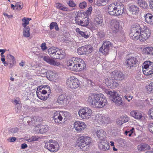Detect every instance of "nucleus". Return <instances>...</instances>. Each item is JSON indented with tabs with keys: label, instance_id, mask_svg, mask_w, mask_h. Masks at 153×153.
<instances>
[{
	"label": "nucleus",
	"instance_id": "nucleus-1",
	"mask_svg": "<svg viewBox=\"0 0 153 153\" xmlns=\"http://www.w3.org/2000/svg\"><path fill=\"white\" fill-rule=\"evenodd\" d=\"M87 101L90 105L95 108L103 107L107 102L106 98L101 94H90L88 97Z\"/></svg>",
	"mask_w": 153,
	"mask_h": 153
},
{
	"label": "nucleus",
	"instance_id": "nucleus-2",
	"mask_svg": "<svg viewBox=\"0 0 153 153\" xmlns=\"http://www.w3.org/2000/svg\"><path fill=\"white\" fill-rule=\"evenodd\" d=\"M67 65L70 70L74 71H81L83 70L86 65L84 60L79 58H73L68 60Z\"/></svg>",
	"mask_w": 153,
	"mask_h": 153
},
{
	"label": "nucleus",
	"instance_id": "nucleus-3",
	"mask_svg": "<svg viewBox=\"0 0 153 153\" xmlns=\"http://www.w3.org/2000/svg\"><path fill=\"white\" fill-rule=\"evenodd\" d=\"M108 11L111 15H121L125 12L124 6L120 2H114L108 6Z\"/></svg>",
	"mask_w": 153,
	"mask_h": 153
},
{
	"label": "nucleus",
	"instance_id": "nucleus-4",
	"mask_svg": "<svg viewBox=\"0 0 153 153\" xmlns=\"http://www.w3.org/2000/svg\"><path fill=\"white\" fill-rule=\"evenodd\" d=\"M90 138L86 136L80 137L77 140V146L83 151L87 150L89 149V145L91 143Z\"/></svg>",
	"mask_w": 153,
	"mask_h": 153
},
{
	"label": "nucleus",
	"instance_id": "nucleus-5",
	"mask_svg": "<svg viewBox=\"0 0 153 153\" xmlns=\"http://www.w3.org/2000/svg\"><path fill=\"white\" fill-rule=\"evenodd\" d=\"M140 56L139 54L127 56L125 60V65L129 69L135 66L138 61L140 59Z\"/></svg>",
	"mask_w": 153,
	"mask_h": 153
},
{
	"label": "nucleus",
	"instance_id": "nucleus-6",
	"mask_svg": "<svg viewBox=\"0 0 153 153\" xmlns=\"http://www.w3.org/2000/svg\"><path fill=\"white\" fill-rule=\"evenodd\" d=\"M66 85L72 89H75L78 87L80 85L78 79L74 76L70 77L66 80Z\"/></svg>",
	"mask_w": 153,
	"mask_h": 153
},
{
	"label": "nucleus",
	"instance_id": "nucleus-7",
	"mask_svg": "<svg viewBox=\"0 0 153 153\" xmlns=\"http://www.w3.org/2000/svg\"><path fill=\"white\" fill-rule=\"evenodd\" d=\"M78 114L81 118L87 120L90 118L92 114V110L89 108L80 109L78 111Z\"/></svg>",
	"mask_w": 153,
	"mask_h": 153
},
{
	"label": "nucleus",
	"instance_id": "nucleus-8",
	"mask_svg": "<svg viewBox=\"0 0 153 153\" xmlns=\"http://www.w3.org/2000/svg\"><path fill=\"white\" fill-rule=\"evenodd\" d=\"M45 147L51 152H56L58 150L59 146L57 142L51 140L45 143Z\"/></svg>",
	"mask_w": 153,
	"mask_h": 153
},
{
	"label": "nucleus",
	"instance_id": "nucleus-9",
	"mask_svg": "<svg viewBox=\"0 0 153 153\" xmlns=\"http://www.w3.org/2000/svg\"><path fill=\"white\" fill-rule=\"evenodd\" d=\"M112 44L110 41H105L100 48V51L103 54L107 55L108 54L110 48Z\"/></svg>",
	"mask_w": 153,
	"mask_h": 153
},
{
	"label": "nucleus",
	"instance_id": "nucleus-10",
	"mask_svg": "<svg viewBox=\"0 0 153 153\" xmlns=\"http://www.w3.org/2000/svg\"><path fill=\"white\" fill-rule=\"evenodd\" d=\"M151 34L150 31L148 27H146L144 30L140 31L141 40L144 41L147 39Z\"/></svg>",
	"mask_w": 153,
	"mask_h": 153
},
{
	"label": "nucleus",
	"instance_id": "nucleus-11",
	"mask_svg": "<svg viewBox=\"0 0 153 153\" xmlns=\"http://www.w3.org/2000/svg\"><path fill=\"white\" fill-rule=\"evenodd\" d=\"M71 100L69 97L67 96L65 94H61L57 98V102L60 104H62L63 103H68Z\"/></svg>",
	"mask_w": 153,
	"mask_h": 153
},
{
	"label": "nucleus",
	"instance_id": "nucleus-12",
	"mask_svg": "<svg viewBox=\"0 0 153 153\" xmlns=\"http://www.w3.org/2000/svg\"><path fill=\"white\" fill-rule=\"evenodd\" d=\"M86 127V125L83 122L76 121L75 122L74 124V127L76 130L79 132L84 130Z\"/></svg>",
	"mask_w": 153,
	"mask_h": 153
},
{
	"label": "nucleus",
	"instance_id": "nucleus-13",
	"mask_svg": "<svg viewBox=\"0 0 153 153\" xmlns=\"http://www.w3.org/2000/svg\"><path fill=\"white\" fill-rule=\"evenodd\" d=\"M99 147L100 150L103 151H106L109 149L110 146L106 140H104L99 141Z\"/></svg>",
	"mask_w": 153,
	"mask_h": 153
},
{
	"label": "nucleus",
	"instance_id": "nucleus-14",
	"mask_svg": "<svg viewBox=\"0 0 153 153\" xmlns=\"http://www.w3.org/2000/svg\"><path fill=\"white\" fill-rule=\"evenodd\" d=\"M112 75L114 79L116 80L121 81L124 79V74L120 71H114L112 73Z\"/></svg>",
	"mask_w": 153,
	"mask_h": 153
},
{
	"label": "nucleus",
	"instance_id": "nucleus-15",
	"mask_svg": "<svg viewBox=\"0 0 153 153\" xmlns=\"http://www.w3.org/2000/svg\"><path fill=\"white\" fill-rule=\"evenodd\" d=\"M110 27L114 33L117 32L120 29V26L119 22L116 20L111 21Z\"/></svg>",
	"mask_w": 153,
	"mask_h": 153
},
{
	"label": "nucleus",
	"instance_id": "nucleus-16",
	"mask_svg": "<svg viewBox=\"0 0 153 153\" xmlns=\"http://www.w3.org/2000/svg\"><path fill=\"white\" fill-rule=\"evenodd\" d=\"M56 51L55 52L53 58L54 59H62L63 58L65 55V53L61 49L58 48L56 49Z\"/></svg>",
	"mask_w": 153,
	"mask_h": 153
},
{
	"label": "nucleus",
	"instance_id": "nucleus-17",
	"mask_svg": "<svg viewBox=\"0 0 153 153\" xmlns=\"http://www.w3.org/2000/svg\"><path fill=\"white\" fill-rule=\"evenodd\" d=\"M42 58L44 61H46L49 64L54 66H58L59 65L60 63L52 59L51 58L48 56H42Z\"/></svg>",
	"mask_w": 153,
	"mask_h": 153
},
{
	"label": "nucleus",
	"instance_id": "nucleus-18",
	"mask_svg": "<svg viewBox=\"0 0 153 153\" xmlns=\"http://www.w3.org/2000/svg\"><path fill=\"white\" fill-rule=\"evenodd\" d=\"M131 115L137 119H141L143 117L144 114L139 111L137 110H133L130 112Z\"/></svg>",
	"mask_w": 153,
	"mask_h": 153
},
{
	"label": "nucleus",
	"instance_id": "nucleus-19",
	"mask_svg": "<svg viewBox=\"0 0 153 153\" xmlns=\"http://www.w3.org/2000/svg\"><path fill=\"white\" fill-rule=\"evenodd\" d=\"M62 114L60 113L59 111H55L53 115V119L56 123H59L62 120Z\"/></svg>",
	"mask_w": 153,
	"mask_h": 153
},
{
	"label": "nucleus",
	"instance_id": "nucleus-20",
	"mask_svg": "<svg viewBox=\"0 0 153 153\" xmlns=\"http://www.w3.org/2000/svg\"><path fill=\"white\" fill-rule=\"evenodd\" d=\"M141 31V27L139 24L136 25L134 27H132L131 32L129 33L130 36H132L137 32Z\"/></svg>",
	"mask_w": 153,
	"mask_h": 153
},
{
	"label": "nucleus",
	"instance_id": "nucleus-21",
	"mask_svg": "<svg viewBox=\"0 0 153 153\" xmlns=\"http://www.w3.org/2000/svg\"><path fill=\"white\" fill-rule=\"evenodd\" d=\"M105 133L102 129L97 130L96 134L97 137L100 139L99 141H102L104 140L105 136Z\"/></svg>",
	"mask_w": 153,
	"mask_h": 153
},
{
	"label": "nucleus",
	"instance_id": "nucleus-22",
	"mask_svg": "<svg viewBox=\"0 0 153 153\" xmlns=\"http://www.w3.org/2000/svg\"><path fill=\"white\" fill-rule=\"evenodd\" d=\"M7 61L10 63V67H12L13 65L16 63L14 57L10 54H8L7 55Z\"/></svg>",
	"mask_w": 153,
	"mask_h": 153
},
{
	"label": "nucleus",
	"instance_id": "nucleus-23",
	"mask_svg": "<svg viewBox=\"0 0 153 153\" xmlns=\"http://www.w3.org/2000/svg\"><path fill=\"white\" fill-rule=\"evenodd\" d=\"M111 100L117 105H120L122 104V100L121 97L120 96H116L114 97Z\"/></svg>",
	"mask_w": 153,
	"mask_h": 153
},
{
	"label": "nucleus",
	"instance_id": "nucleus-24",
	"mask_svg": "<svg viewBox=\"0 0 153 153\" xmlns=\"http://www.w3.org/2000/svg\"><path fill=\"white\" fill-rule=\"evenodd\" d=\"M150 149V147L149 145L145 143L140 144L137 146V149L138 150L140 151H145L146 150H148Z\"/></svg>",
	"mask_w": 153,
	"mask_h": 153
},
{
	"label": "nucleus",
	"instance_id": "nucleus-25",
	"mask_svg": "<svg viewBox=\"0 0 153 153\" xmlns=\"http://www.w3.org/2000/svg\"><path fill=\"white\" fill-rule=\"evenodd\" d=\"M98 120L102 124H108L109 122L110 118L107 116H100Z\"/></svg>",
	"mask_w": 153,
	"mask_h": 153
},
{
	"label": "nucleus",
	"instance_id": "nucleus-26",
	"mask_svg": "<svg viewBox=\"0 0 153 153\" xmlns=\"http://www.w3.org/2000/svg\"><path fill=\"white\" fill-rule=\"evenodd\" d=\"M145 21L148 24H153V16L151 14H147L145 16Z\"/></svg>",
	"mask_w": 153,
	"mask_h": 153
},
{
	"label": "nucleus",
	"instance_id": "nucleus-27",
	"mask_svg": "<svg viewBox=\"0 0 153 153\" xmlns=\"http://www.w3.org/2000/svg\"><path fill=\"white\" fill-rule=\"evenodd\" d=\"M129 11L133 14H137L139 11L138 7L134 5L131 6L129 8Z\"/></svg>",
	"mask_w": 153,
	"mask_h": 153
},
{
	"label": "nucleus",
	"instance_id": "nucleus-28",
	"mask_svg": "<svg viewBox=\"0 0 153 153\" xmlns=\"http://www.w3.org/2000/svg\"><path fill=\"white\" fill-rule=\"evenodd\" d=\"M30 28L28 26H27V27L24 28L23 31V34L25 37L27 38L30 36Z\"/></svg>",
	"mask_w": 153,
	"mask_h": 153
},
{
	"label": "nucleus",
	"instance_id": "nucleus-29",
	"mask_svg": "<svg viewBox=\"0 0 153 153\" xmlns=\"http://www.w3.org/2000/svg\"><path fill=\"white\" fill-rule=\"evenodd\" d=\"M144 52L149 56L153 55V48L152 47H146L143 49Z\"/></svg>",
	"mask_w": 153,
	"mask_h": 153
},
{
	"label": "nucleus",
	"instance_id": "nucleus-30",
	"mask_svg": "<svg viewBox=\"0 0 153 153\" xmlns=\"http://www.w3.org/2000/svg\"><path fill=\"white\" fill-rule=\"evenodd\" d=\"M84 19V20L83 21L80 20V21H77L78 24L82 26H87L89 23L88 19L85 18Z\"/></svg>",
	"mask_w": 153,
	"mask_h": 153
},
{
	"label": "nucleus",
	"instance_id": "nucleus-31",
	"mask_svg": "<svg viewBox=\"0 0 153 153\" xmlns=\"http://www.w3.org/2000/svg\"><path fill=\"white\" fill-rule=\"evenodd\" d=\"M85 54H88L91 53L93 51V47L90 45H87L84 46Z\"/></svg>",
	"mask_w": 153,
	"mask_h": 153
},
{
	"label": "nucleus",
	"instance_id": "nucleus-32",
	"mask_svg": "<svg viewBox=\"0 0 153 153\" xmlns=\"http://www.w3.org/2000/svg\"><path fill=\"white\" fill-rule=\"evenodd\" d=\"M102 18L99 16L97 15V16L96 18L95 19V23L96 25L98 27L100 26L102 23Z\"/></svg>",
	"mask_w": 153,
	"mask_h": 153
},
{
	"label": "nucleus",
	"instance_id": "nucleus-33",
	"mask_svg": "<svg viewBox=\"0 0 153 153\" xmlns=\"http://www.w3.org/2000/svg\"><path fill=\"white\" fill-rule=\"evenodd\" d=\"M109 0H97L96 2L94 1L95 4L98 6L100 5L104 6L106 5L108 2Z\"/></svg>",
	"mask_w": 153,
	"mask_h": 153
},
{
	"label": "nucleus",
	"instance_id": "nucleus-34",
	"mask_svg": "<svg viewBox=\"0 0 153 153\" xmlns=\"http://www.w3.org/2000/svg\"><path fill=\"white\" fill-rule=\"evenodd\" d=\"M37 96V97L40 99L42 100H46L49 97L50 94H48V96H45L43 95V94L41 93V91H36Z\"/></svg>",
	"mask_w": 153,
	"mask_h": 153
},
{
	"label": "nucleus",
	"instance_id": "nucleus-35",
	"mask_svg": "<svg viewBox=\"0 0 153 153\" xmlns=\"http://www.w3.org/2000/svg\"><path fill=\"white\" fill-rule=\"evenodd\" d=\"M138 3L140 7L145 9L147 8L148 5L144 0H138Z\"/></svg>",
	"mask_w": 153,
	"mask_h": 153
},
{
	"label": "nucleus",
	"instance_id": "nucleus-36",
	"mask_svg": "<svg viewBox=\"0 0 153 153\" xmlns=\"http://www.w3.org/2000/svg\"><path fill=\"white\" fill-rule=\"evenodd\" d=\"M31 20L30 18H26L24 17L22 19L23 23L22 24V25L24 27H27V25L29 23V21Z\"/></svg>",
	"mask_w": 153,
	"mask_h": 153
},
{
	"label": "nucleus",
	"instance_id": "nucleus-37",
	"mask_svg": "<svg viewBox=\"0 0 153 153\" xmlns=\"http://www.w3.org/2000/svg\"><path fill=\"white\" fill-rule=\"evenodd\" d=\"M55 47H52L49 48L48 50L49 54L51 57H53V55L56 51V49H57Z\"/></svg>",
	"mask_w": 153,
	"mask_h": 153
},
{
	"label": "nucleus",
	"instance_id": "nucleus-38",
	"mask_svg": "<svg viewBox=\"0 0 153 153\" xmlns=\"http://www.w3.org/2000/svg\"><path fill=\"white\" fill-rule=\"evenodd\" d=\"M40 128L41 134H43L47 132L49 128L47 125H40Z\"/></svg>",
	"mask_w": 153,
	"mask_h": 153
},
{
	"label": "nucleus",
	"instance_id": "nucleus-39",
	"mask_svg": "<svg viewBox=\"0 0 153 153\" xmlns=\"http://www.w3.org/2000/svg\"><path fill=\"white\" fill-rule=\"evenodd\" d=\"M105 92L107 94L109 95L111 97V99L116 96V92L114 91H112L109 90H106Z\"/></svg>",
	"mask_w": 153,
	"mask_h": 153
},
{
	"label": "nucleus",
	"instance_id": "nucleus-40",
	"mask_svg": "<svg viewBox=\"0 0 153 153\" xmlns=\"http://www.w3.org/2000/svg\"><path fill=\"white\" fill-rule=\"evenodd\" d=\"M105 82L107 86H113L114 84V82L112 79L110 78H107L105 80Z\"/></svg>",
	"mask_w": 153,
	"mask_h": 153
},
{
	"label": "nucleus",
	"instance_id": "nucleus-41",
	"mask_svg": "<svg viewBox=\"0 0 153 153\" xmlns=\"http://www.w3.org/2000/svg\"><path fill=\"white\" fill-rule=\"evenodd\" d=\"M46 76L49 80H51L53 78V73L52 71H48Z\"/></svg>",
	"mask_w": 153,
	"mask_h": 153
},
{
	"label": "nucleus",
	"instance_id": "nucleus-42",
	"mask_svg": "<svg viewBox=\"0 0 153 153\" xmlns=\"http://www.w3.org/2000/svg\"><path fill=\"white\" fill-rule=\"evenodd\" d=\"M25 120L27 121V123L28 124L31 123V121L32 122H33L35 123V122H36V120L35 121V120H37V117H34L32 119L30 117H27L25 119Z\"/></svg>",
	"mask_w": 153,
	"mask_h": 153
},
{
	"label": "nucleus",
	"instance_id": "nucleus-43",
	"mask_svg": "<svg viewBox=\"0 0 153 153\" xmlns=\"http://www.w3.org/2000/svg\"><path fill=\"white\" fill-rule=\"evenodd\" d=\"M19 131V129L18 128L15 127L10 129L9 132L10 134L14 135V134L17 133Z\"/></svg>",
	"mask_w": 153,
	"mask_h": 153
},
{
	"label": "nucleus",
	"instance_id": "nucleus-44",
	"mask_svg": "<svg viewBox=\"0 0 153 153\" xmlns=\"http://www.w3.org/2000/svg\"><path fill=\"white\" fill-rule=\"evenodd\" d=\"M148 93H153V82L150 83L149 85L146 87Z\"/></svg>",
	"mask_w": 153,
	"mask_h": 153
},
{
	"label": "nucleus",
	"instance_id": "nucleus-45",
	"mask_svg": "<svg viewBox=\"0 0 153 153\" xmlns=\"http://www.w3.org/2000/svg\"><path fill=\"white\" fill-rule=\"evenodd\" d=\"M84 46L79 48L77 50V53L79 55H81L83 54H85Z\"/></svg>",
	"mask_w": 153,
	"mask_h": 153
},
{
	"label": "nucleus",
	"instance_id": "nucleus-46",
	"mask_svg": "<svg viewBox=\"0 0 153 153\" xmlns=\"http://www.w3.org/2000/svg\"><path fill=\"white\" fill-rule=\"evenodd\" d=\"M143 73L146 75H149L152 74V72L150 71L146 67H144L143 68Z\"/></svg>",
	"mask_w": 153,
	"mask_h": 153
},
{
	"label": "nucleus",
	"instance_id": "nucleus-47",
	"mask_svg": "<svg viewBox=\"0 0 153 153\" xmlns=\"http://www.w3.org/2000/svg\"><path fill=\"white\" fill-rule=\"evenodd\" d=\"M140 32H137L136 33L134 34V36H131L132 37V39L134 40H137L138 39H139L141 41V38H140Z\"/></svg>",
	"mask_w": 153,
	"mask_h": 153
},
{
	"label": "nucleus",
	"instance_id": "nucleus-48",
	"mask_svg": "<svg viewBox=\"0 0 153 153\" xmlns=\"http://www.w3.org/2000/svg\"><path fill=\"white\" fill-rule=\"evenodd\" d=\"M47 88V89H49V90H48V93H50L51 91L50 89V87L48 85L40 86L37 88V91H39L40 90H41L42 88Z\"/></svg>",
	"mask_w": 153,
	"mask_h": 153
},
{
	"label": "nucleus",
	"instance_id": "nucleus-49",
	"mask_svg": "<svg viewBox=\"0 0 153 153\" xmlns=\"http://www.w3.org/2000/svg\"><path fill=\"white\" fill-rule=\"evenodd\" d=\"M145 65L151 69H153V63L150 61H146L144 63Z\"/></svg>",
	"mask_w": 153,
	"mask_h": 153
},
{
	"label": "nucleus",
	"instance_id": "nucleus-50",
	"mask_svg": "<svg viewBox=\"0 0 153 153\" xmlns=\"http://www.w3.org/2000/svg\"><path fill=\"white\" fill-rule=\"evenodd\" d=\"M60 113H61V114H62V120L63 119L64 121H65L68 115V113L66 111L63 112L62 111H60Z\"/></svg>",
	"mask_w": 153,
	"mask_h": 153
},
{
	"label": "nucleus",
	"instance_id": "nucleus-51",
	"mask_svg": "<svg viewBox=\"0 0 153 153\" xmlns=\"http://www.w3.org/2000/svg\"><path fill=\"white\" fill-rule=\"evenodd\" d=\"M39 74L41 75L42 76H45L47 74H46L48 72L45 69H42L40 71H39Z\"/></svg>",
	"mask_w": 153,
	"mask_h": 153
},
{
	"label": "nucleus",
	"instance_id": "nucleus-52",
	"mask_svg": "<svg viewBox=\"0 0 153 153\" xmlns=\"http://www.w3.org/2000/svg\"><path fill=\"white\" fill-rule=\"evenodd\" d=\"M120 117L123 123L128 122L129 120V118L127 116H122Z\"/></svg>",
	"mask_w": 153,
	"mask_h": 153
},
{
	"label": "nucleus",
	"instance_id": "nucleus-53",
	"mask_svg": "<svg viewBox=\"0 0 153 153\" xmlns=\"http://www.w3.org/2000/svg\"><path fill=\"white\" fill-rule=\"evenodd\" d=\"M40 125H38L35 127L34 128V133L37 134L40 133Z\"/></svg>",
	"mask_w": 153,
	"mask_h": 153
},
{
	"label": "nucleus",
	"instance_id": "nucleus-54",
	"mask_svg": "<svg viewBox=\"0 0 153 153\" xmlns=\"http://www.w3.org/2000/svg\"><path fill=\"white\" fill-rule=\"evenodd\" d=\"M15 7H16V9H17L20 10L23 8V5L22 3L19 2L16 4Z\"/></svg>",
	"mask_w": 153,
	"mask_h": 153
},
{
	"label": "nucleus",
	"instance_id": "nucleus-55",
	"mask_svg": "<svg viewBox=\"0 0 153 153\" xmlns=\"http://www.w3.org/2000/svg\"><path fill=\"white\" fill-rule=\"evenodd\" d=\"M148 114L149 117L152 119H153V108H151L149 111Z\"/></svg>",
	"mask_w": 153,
	"mask_h": 153
},
{
	"label": "nucleus",
	"instance_id": "nucleus-56",
	"mask_svg": "<svg viewBox=\"0 0 153 153\" xmlns=\"http://www.w3.org/2000/svg\"><path fill=\"white\" fill-rule=\"evenodd\" d=\"M79 33L82 36L85 38H87L89 37L88 35L86 34L85 32L82 31H79Z\"/></svg>",
	"mask_w": 153,
	"mask_h": 153
},
{
	"label": "nucleus",
	"instance_id": "nucleus-57",
	"mask_svg": "<svg viewBox=\"0 0 153 153\" xmlns=\"http://www.w3.org/2000/svg\"><path fill=\"white\" fill-rule=\"evenodd\" d=\"M67 3L70 7H74L75 6V4L73 1V0H70L67 2Z\"/></svg>",
	"mask_w": 153,
	"mask_h": 153
},
{
	"label": "nucleus",
	"instance_id": "nucleus-58",
	"mask_svg": "<svg viewBox=\"0 0 153 153\" xmlns=\"http://www.w3.org/2000/svg\"><path fill=\"white\" fill-rule=\"evenodd\" d=\"M87 6L86 3L84 1L82 3H80L79 4V6L81 8L83 9L85 8Z\"/></svg>",
	"mask_w": 153,
	"mask_h": 153
},
{
	"label": "nucleus",
	"instance_id": "nucleus-59",
	"mask_svg": "<svg viewBox=\"0 0 153 153\" xmlns=\"http://www.w3.org/2000/svg\"><path fill=\"white\" fill-rule=\"evenodd\" d=\"M148 128L150 131L153 134V123H150L149 124Z\"/></svg>",
	"mask_w": 153,
	"mask_h": 153
},
{
	"label": "nucleus",
	"instance_id": "nucleus-60",
	"mask_svg": "<svg viewBox=\"0 0 153 153\" xmlns=\"http://www.w3.org/2000/svg\"><path fill=\"white\" fill-rule=\"evenodd\" d=\"M121 117H120L119 118L117 119L116 120V123L119 126H121L123 124L122 120H121Z\"/></svg>",
	"mask_w": 153,
	"mask_h": 153
},
{
	"label": "nucleus",
	"instance_id": "nucleus-61",
	"mask_svg": "<svg viewBox=\"0 0 153 153\" xmlns=\"http://www.w3.org/2000/svg\"><path fill=\"white\" fill-rule=\"evenodd\" d=\"M57 23L56 22H52L50 25V28L51 30L53 29L56 25Z\"/></svg>",
	"mask_w": 153,
	"mask_h": 153
},
{
	"label": "nucleus",
	"instance_id": "nucleus-62",
	"mask_svg": "<svg viewBox=\"0 0 153 153\" xmlns=\"http://www.w3.org/2000/svg\"><path fill=\"white\" fill-rule=\"evenodd\" d=\"M41 47L42 50L44 51L47 49L46 43L44 42L41 45Z\"/></svg>",
	"mask_w": 153,
	"mask_h": 153
},
{
	"label": "nucleus",
	"instance_id": "nucleus-63",
	"mask_svg": "<svg viewBox=\"0 0 153 153\" xmlns=\"http://www.w3.org/2000/svg\"><path fill=\"white\" fill-rule=\"evenodd\" d=\"M98 36L100 38H102L104 37L105 35L104 33L102 32L98 33Z\"/></svg>",
	"mask_w": 153,
	"mask_h": 153
},
{
	"label": "nucleus",
	"instance_id": "nucleus-64",
	"mask_svg": "<svg viewBox=\"0 0 153 153\" xmlns=\"http://www.w3.org/2000/svg\"><path fill=\"white\" fill-rule=\"evenodd\" d=\"M59 10L64 11H66L68 10V7H65L63 5Z\"/></svg>",
	"mask_w": 153,
	"mask_h": 153
}]
</instances>
